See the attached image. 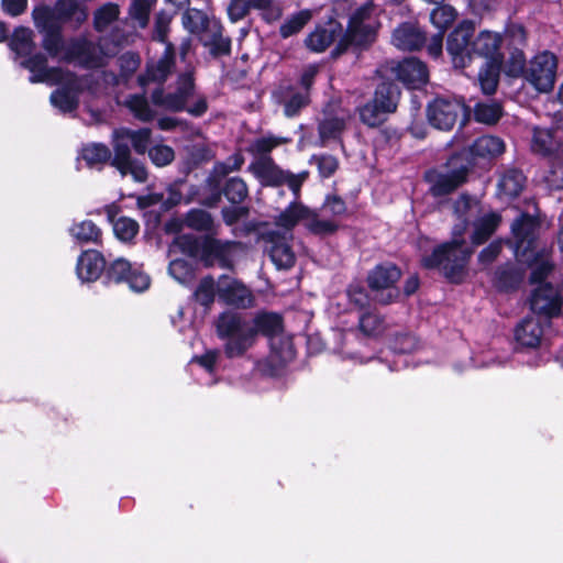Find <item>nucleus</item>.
Here are the masks:
<instances>
[{"instance_id": "f257e3e1", "label": "nucleus", "mask_w": 563, "mask_h": 563, "mask_svg": "<svg viewBox=\"0 0 563 563\" xmlns=\"http://www.w3.org/2000/svg\"><path fill=\"white\" fill-rule=\"evenodd\" d=\"M504 36L489 30H482L475 35V23L462 20L448 35L446 52L456 68L467 67L474 58L490 60L504 58L501 45Z\"/></svg>"}, {"instance_id": "f03ea898", "label": "nucleus", "mask_w": 563, "mask_h": 563, "mask_svg": "<svg viewBox=\"0 0 563 563\" xmlns=\"http://www.w3.org/2000/svg\"><path fill=\"white\" fill-rule=\"evenodd\" d=\"M473 253V247L466 245L460 231L450 241L437 245L430 254L423 255L420 265L426 269L440 271L452 284H461Z\"/></svg>"}, {"instance_id": "7ed1b4c3", "label": "nucleus", "mask_w": 563, "mask_h": 563, "mask_svg": "<svg viewBox=\"0 0 563 563\" xmlns=\"http://www.w3.org/2000/svg\"><path fill=\"white\" fill-rule=\"evenodd\" d=\"M374 4L368 1L350 15L346 29L330 53L332 59L339 58L350 47L361 53L367 51L376 42L380 22L373 16Z\"/></svg>"}, {"instance_id": "20e7f679", "label": "nucleus", "mask_w": 563, "mask_h": 563, "mask_svg": "<svg viewBox=\"0 0 563 563\" xmlns=\"http://www.w3.org/2000/svg\"><path fill=\"white\" fill-rule=\"evenodd\" d=\"M213 234L197 236L186 233L178 235L176 243L184 254L199 260L206 268L214 266L217 262L221 268L231 269L233 267L231 254L238 242L219 240Z\"/></svg>"}, {"instance_id": "39448f33", "label": "nucleus", "mask_w": 563, "mask_h": 563, "mask_svg": "<svg viewBox=\"0 0 563 563\" xmlns=\"http://www.w3.org/2000/svg\"><path fill=\"white\" fill-rule=\"evenodd\" d=\"M216 331L218 338L224 341L223 353L228 358L242 357L256 342L249 323L238 312L220 313Z\"/></svg>"}, {"instance_id": "423d86ee", "label": "nucleus", "mask_w": 563, "mask_h": 563, "mask_svg": "<svg viewBox=\"0 0 563 563\" xmlns=\"http://www.w3.org/2000/svg\"><path fill=\"white\" fill-rule=\"evenodd\" d=\"M402 269L394 262L384 261L371 268L365 282L373 294V300L380 306L399 301L401 291L398 286Z\"/></svg>"}, {"instance_id": "0eeeda50", "label": "nucleus", "mask_w": 563, "mask_h": 563, "mask_svg": "<svg viewBox=\"0 0 563 563\" xmlns=\"http://www.w3.org/2000/svg\"><path fill=\"white\" fill-rule=\"evenodd\" d=\"M445 166V173L430 169L424 174V180L430 185L429 194L433 198L451 195L468 180L471 172L466 158L453 153L448 158Z\"/></svg>"}, {"instance_id": "6e6552de", "label": "nucleus", "mask_w": 563, "mask_h": 563, "mask_svg": "<svg viewBox=\"0 0 563 563\" xmlns=\"http://www.w3.org/2000/svg\"><path fill=\"white\" fill-rule=\"evenodd\" d=\"M222 192L231 205L221 209V217L225 225H235L240 220L250 216L251 208L244 205V201L249 198V187L243 178L239 176L227 178Z\"/></svg>"}, {"instance_id": "1a4fd4ad", "label": "nucleus", "mask_w": 563, "mask_h": 563, "mask_svg": "<svg viewBox=\"0 0 563 563\" xmlns=\"http://www.w3.org/2000/svg\"><path fill=\"white\" fill-rule=\"evenodd\" d=\"M558 57L550 51L538 53L530 60L525 79L540 93H549L556 81Z\"/></svg>"}, {"instance_id": "9d476101", "label": "nucleus", "mask_w": 563, "mask_h": 563, "mask_svg": "<svg viewBox=\"0 0 563 563\" xmlns=\"http://www.w3.org/2000/svg\"><path fill=\"white\" fill-rule=\"evenodd\" d=\"M102 282L107 286L125 284L134 291H144L151 284L148 275L123 257L107 263Z\"/></svg>"}, {"instance_id": "9b49d317", "label": "nucleus", "mask_w": 563, "mask_h": 563, "mask_svg": "<svg viewBox=\"0 0 563 563\" xmlns=\"http://www.w3.org/2000/svg\"><path fill=\"white\" fill-rule=\"evenodd\" d=\"M466 107L462 101L448 97H435L428 102L426 115L429 124L440 131H451Z\"/></svg>"}, {"instance_id": "f8f14e48", "label": "nucleus", "mask_w": 563, "mask_h": 563, "mask_svg": "<svg viewBox=\"0 0 563 563\" xmlns=\"http://www.w3.org/2000/svg\"><path fill=\"white\" fill-rule=\"evenodd\" d=\"M59 85L51 96L49 101L53 107L58 109L62 113H70L78 109L79 97L84 91L80 78L74 71H64L60 81H52Z\"/></svg>"}, {"instance_id": "ddd939ff", "label": "nucleus", "mask_w": 563, "mask_h": 563, "mask_svg": "<svg viewBox=\"0 0 563 563\" xmlns=\"http://www.w3.org/2000/svg\"><path fill=\"white\" fill-rule=\"evenodd\" d=\"M563 298L551 283L539 285L532 290L529 307L537 319L551 320L562 313Z\"/></svg>"}, {"instance_id": "4468645a", "label": "nucleus", "mask_w": 563, "mask_h": 563, "mask_svg": "<svg viewBox=\"0 0 563 563\" xmlns=\"http://www.w3.org/2000/svg\"><path fill=\"white\" fill-rule=\"evenodd\" d=\"M504 152L505 143L500 137L495 135H482L475 139L468 147L454 154L466 158L468 170L472 172L476 165L482 162L488 163Z\"/></svg>"}, {"instance_id": "2eb2a0df", "label": "nucleus", "mask_w": 563, "mask_h": 563, "mask_svg": "<svg viewBox=\"0 0 563 563\" xmlns=\"http://www.w3.org/2000/svg\"><path fill=\"white\" fill-rule=\"evenodd\" d=\"M538 221L528 212H522L511 224L515 239V255L518 261H528L527 255L537 250Z\"/></svg>"}, {"instance_id": "dca6fc26", "label": "nucleus", "mask_w": 563, "mask_h": 563, "mask_svg": "<svg viewBox=\"0 0 563 563\" xmlns=\"http://www.w3.org/2000/svg\"><path fill=\"white\" fill-rule=\"evenodd\" d=\"M260 183L264 187H280L287 185L296 198L299 197L301 187L308 177V172H301L297 175L289 170L282 169L275 162L271 159L266 165L260 166Z\"/></svg>"}, {"instance_id": "f3484780", "label": "nucleus", "mask_w": 563, "mask_h": 563, "mask_svg": "<svg viewBox=\"0 0 563 563\" xmlns=\"http://www.w3.org/2000/svg\"><path fill=\"white\" fill-rule=\"evenodd\" d=\"M427 38L426 30L413 21L399 23L391 33L393 45L404 52L422 49L427 44Z\"/></svg>"}, {"instance_id": "a211bd4d", "label": "nucleus", "mask_w": 563, "mask_h": 563, "mask_svg": "<svg viewBox=\"0 0 563 563\" xmlns=\"http://www.w3.org/2000/svg\"><path fill=\"white\" fill-rule=\"evenodd\" d=\"M391 70L396 79L409 89H419L429 80V70L426 63L413 56L397 62Z\"/></svg>"}, {"instance_id": "6ab92c4d", "label": "nucleus", "mask_w": 563, "mask_h": 563, "mask_svg": "<svg viewBox=\"0 0 563 563\" xmlns=\"http://www.w3.org/2000/svg\"><path fill=\"white\" fill-rule=\"evenodd\" d=\"M218 295L229 306L250 308L254 297L251 290L240 280L223 274L219 277Z\"/></svg>"}, {"instance_id": "aec40b11", "label": "nucleus", "mask_w": 563, "mask_h": 563, "mask_svg": "<svg viewBox=\"0 0 563 563\" xmlns=\"http://www.w3.org/2000/svg\"><path fill=\"white\" fill-rule=\"evenodd\" d=\"M24 57L25 58L21 62V66L32 74L30 76V82L60 81L65 70L60 67H48L47 57L43 53L33 54L32 52Z\"/></svg>"}, {"instance_id": "412c9836", "label": "nucleus", "mask_w": 563, "mask_h": 563, "mask_svg": "<svg viewBox=\"0 0 563 563\" xmlns=\"http://www.w3.org/2000/svg\"><path fill=\"white\" fill-rule=\"evenodd\" d=\"M342 32V24L331 19L325 24L316 25L305 38V46L310 52L322 53L341 36Z\"/></svg>"}, {"instance_id": "4be33fe9", "label": "nucleus", "mask_w": 563, "mask_h": 563, "mask_svg": "<svg viewBox=\"0 0 563 563\" xmlns=\"http://www.w3.org/2000/svg\"><path fill=\"white\" fill-rule=\"evenodd\" d=\"M265 240L271 244L269 258L278 269H289L295 265L296 255L284 233L269 231L266 233Z\"/></svg>"}, {"instance_id": "5701e85b", "label": "nucleus", "mask_w": 563, "mask_h": 563, "mask_svg": "<svg viewBox=\"0 0 563 563\" xmlns=\"http://www.w3.org/2000/svg\"><path fill=\"white\" fill-rule=\"evenodd\" d=\"M65 60H78L87 69L103 66L102 56L97 53L95 44L85 37L71 41L66 49Z\"/></svg>"}, {"instance_id": "b1692460", "label": "nucleus", "mask_w": 563, "mask_h": 563, "mask_svg": "<svg viewBox=\"0 0 563 563\" xmlns=\"http://www.w3.org/2000/svg\"><path fill=\"white\" fill-rule=\"evenodd\" d=\"M106 258L103 254L97 250L84 251L76 264V273L82 282H95L102 277L106 269Z\"/></svg>"}, {"instance_id": "393cba45", "label": "nucleus", "mask_w": 563, "mask_h": 563, "mask_svg": "<svg viewBox=\"0 0 563 563\" xmlns=\"http://www.w3.org/2000/svg\"><path fill=\"white\" fill-rule=\"evenodd\" d=\"M526 271L507 262L496 267L493 278L494 287L500 292L516 291L525 279Z\"/></svg>"}, {"instance_id": "a878e982", "label": "nucleus", "mask_w": 563, "mask_h": 563, "mask_svg": "<svg viewBox=\"0 0 563 563\" xmlns=\"http://www.w3.org/2000/svg\"><path fill=\"white\" fill-rule=\"evenodd\" d=\"M250 331L256 339L258 334L273 339L284 332V318L274 311H260L253 319V325H249Z\"/></svg>"}, {"instance_id": "bb28decb", "label": "nucleus", "mask_w": 563, "mask_h": 563, "mask_svg": "<svg viewBox=\"0 0 563 563\" xmlns=\"http://www.w3.org/2000/svg\"><path fill=\"white\" fill-rule=\"evenodd\" d=\"M543 336L541 320L527 316L515 329L516 342L527 349H536L540 345Z\"/></svg>"}, {"instance_id": "cd10ccee", "label": "nucleus", "mask_w": 563, "mask_h": 563, "mask_svg": "<svg viewBox=\"0 0 563 563\" xmlns=\"http://www.w3.org/2000/svg\"><path fill=\"white\" fill-rule=\"evenodd\" d=\"M280 140L275 136L268 137H258L255 139L247 147V152L254 156H257V159L250 164L249 170L253 173V175L260 180V166L266 165L267 161L275 162L271 156V152L280 144Z\"/></svg>"}, {"instance_id": "c85d7f7f", "label": "nucleus", "mask_w": 563, "mask_h": 563, "mask_svg": "<svg viewBox=\"0 0 563 563\" xmlns=\"http://www.w3.org/2000/svg\"><path fill=\"white\" fill-rule=\"evenodd\" d=\"M54 7L60 25L74 23L80 26L88 18L87 7L78 0H57Z\"/></svg>"}, {"instance_id": "c756f323", "label": "nucleus", "mask_w": 563, "mask_h": 563, "mask_svg": "<svg viewBox=\"0 0 563 563\" xmlns=\"http://www.w3.org/2000/svg\"><path fill=\"white\" fill-rule=\"evenodd\" d=\"M528 261H519L531 268L529 276L530 284L543 285L545 279L553 271V264L547 258V254L543 250H533L527 255Z\"/></svg>"}, {"instance_id": "7c9ffc66", "label": "nucleus", "mask_w": 563, "mask_h": 563, "mask_svg": "<svg viewBox=\"0 0 563 563\" xmlns=\"http://www.w3.org/2000/svg\"><path fill=\"white\" fill-rule=\"evenodd\" d=\"M503 66L504 58H493L490 60L484 62V64L479 68L478 82L482 91L485 95L492 96L496 92L499 85Z\"/></svg>"}, {"instance_id": "2f4dec72", "label": "nucleus", "mask_w": 563, "mask_h": 563, "mask_svg": "<svg viewBox=\"0 0 563 563\" xmlns=\"http://www.w3.org/2000/svg\"><path fill=\"white\" fill-rule=\"evenodd\" d=\"M400 97L401 90L395 81L383 80L376 86L372 100L379 104L382 109H387L395 113L397 111Z\"/></svg>"}, {"instance_id": "473e14b6", "label": "nucleus", "mask_w": 563, "mask_h": 563, "mask_svg": "<svg viewBox=\"0 0 563 563\" xmlns=\"http://www.w3.org/2000/svg\"><path fill=\"white\" fill-rule=\"evenodd\" d=\"M501 222V216L497 212H489L482 218L474 225V231L471 235V242L474 246L486 243L490 236L496 232Z\"/></svg>"}, {"instance_id": "72a5a7b5", "label": "nucleus", "mask_w": 563, "mask_h": 563, "mask_svg": "<svg viewBox=\"0 0 563 563\" xmlns=\"http://www.w3.org/2000/svg\"><path fill=\"white\" fill-rule=\"evenodd\" d=\"M526 183L527 177L523 172L519 168L511 167L503 173L498 181V188L504 195L514 199L521 195L526 187Z\"/></svg>"}, {"instance_id": "f704fd0d", "label": "nucleus", "mask_w": 563, "mask_h": 563, "mask_svg": "<svg viewBox=\"0 0 563 563\" xmlns=\"http://www.w3.org/2000/svg\"><path fill=\"white\" fill-rule=\"evenodd\" d=\"M113 137L124 140L128 143L131 142L135 153L143 155L151 143L152 130L150 128H141L139 130L121 128L114 130Z\"/></svg>"}, {"instance_id": "c9c22d12", "label": "nucleus", "mask_w": 563, "mask_h": 563, "mask_svg": "<svg viewBox=\"0 0 563 563\" xmlns=\"http://www.w3.org/2000/svg\"><path fill=\"white\" fill-rule=\"evenodd\" d=\"M186 228L206 234L216 233L214 219L210 212L200 208H192L184 216Z\"/></svg>"}, {"instance_id": "e433bc0d", "label": "nucleus", "mask_w": 563, "mask_h": 563, "mask_svg": "<svg viewBox=\"0 0 563 563\" xmlns=\"http://www.w3.org/2000/svg\"><path fill=\"white\" fill-rule=\"evenodd\" d=\"M151 101L154 106L164 108L172 112L185 111L187 99L177 91L165 93L163 86H158L151 93Z\"/></svg>"}, {"instance_id": "4c0bfd02", "label": "nucleus", "mask_w": 563, "mask_h": 563, "mask_svg": "<svg viewBox=\"0 0 563 563\" xmlns=\"http://www.w3.org/2000/svg\"><path fill=\"white\" fill-rule=\"evenodd\" d=\"M474 119L476 122L495 125L504 115L503 104L496 100L479 101L474 106Z\"/></svg>"}, {"instance_id": "58836bf2", "label": "nucleus", "mask_w": 563, "mask_h": 563, "mask_svg": "<svg viewBox=\"0 0 563 563\" xmlns=\"http://www.w3.org/2000/svg\"><path fill=\"white\" fill-rule=\"evenodd\" d=\"M389 114H393V112L382 109L372 99L358 109L360 121L371 129L382 126L387 121Z\"/></svg>"}, {"instance_id": "ea45409f", "label": "nucleus", "mask_w": 563, "mask_h": 563, "mask_svg": "<svg viewBox=\"0 0 563 563\" xmlns=\"http://www.w3.org/2000/svg\"><path fill=\"white\" fill-rule=\"evenodd\" d=\"M9 47L18 56L30 55L35 48L32 31L25 26L15 27L9 40Z\"/></svg>"}, {"instance_id": "a19ab883", "label": "nucleus", "mask_w": 563, "mask_h": 563, "mask_svg": "<svg viewBox=\"0 0 563 563\" xmlns=\"http://www.w3.org/2000/svg\"><path fill=\"white\" fill-rule=\"evenodd\" d=\"M459 16L457 10L444 2L435 4L430 12V21L439 32L445 33L456 21Z\"/></svg>"}, {"instance_id": "79ce46f5", "label": "nucleus", "mask_w": 563, "mask_h": 563, "mask_svg": "<svg viewBox=\"0 0 563 563\" xmlns=\"http://www.w3.org/2000/svg\"><path fill=\"white\" fill-rule=\"evenodd\" d=\"M216 295H218V285H216L213 276L207 275L199 280L192 292V299L202 306L205 310H210L214 302Z\"/></svg>"}, {"instance_id": "37998d69", "label": "nucleus", "mask_w": 563, "mask_h": 563, "mask_svg": "<svg viewBox=\"0 0 563 563\" xmlns=\"http://www.w3.org/2000/svg\"><path fill=\"white\" fill-rule=\"evenodd\" d=\"M311 216L308 207L292 201L289 206L277 217L276 224L286 230L294 229L300 220L307 219Z\"/></svg>"}, {"instance_id": "c03bdc74", "label": "nucleus", "mask_w": 563, "mask_h": 563, "mask_svg": "<svg viewBox=\"0 0 563 563\" xmlns=\"http://www.w3.org/2000/svg\"><path fill=\"white\" fill-rule=\"evenodd\" d=\"M312 19V12L309 9H303L295 12L280 24L279 35L282 38H288L302 31V29Z\"/></svg>"}, {"instance_id": "a18cd8bd", "label": "nucleus", "mask_w": 563, "mask_h": 563, "mask_svg": "<svg viewBox=\"0 0 563 563\" xmlns=\"http://www.w3.org/2000/svg\"><path fill=\"white\" fill-rule=\"evenodd\" d=\"M224 181L216 178V175H208L202 185V198L199 203L207 208H217L222 200Z\"/></svg>"}, {"instance_id": "49530a36", "label": "nucleus", "mask_w": 563, "mask_h": 563, "mask_svg": "<svg viewBox=\"0 0 563 563\" xmlns=\"http://www.w3.org/2000/svg\"><path fill=\"white\" fill-rule=\"evenodd\" d=\"M385 318L375 307L361 312L358 317V329L366 336H376L384 329Z\"/></svg>"}, {"instance_id": "de8ad7c7", "label": "nucleus", "mask_w": 563, "mask_h": 563, "mask_svg": "<svg viewBox=\"0 0 563 563\" xmlns=\"http://www.w3.org/2000/svg\"><path fill=\"white\" fill-rule=\"evenodd\" d=\"M527 59L523 52V48L516 47L509 48V57L505 62L503 70L508 77L519 78L526 77L527 74Z\"/></svg>"}, {"instance_id": "09e8293b", "label": "nucleus", "mask_w": 563, "mask_h": 563, "mask_svg": "<svg viewBox=\"0 0 563 563\" xmlns=\"http://www.w3.org/2000/svg\"><path fill=\"white\" fill-rule=\"evenodd\" d=\"M183 25L191 34H200L209 27L210 21L206 12L197 8H188L183 13Z\"/></svg>"}, {"instance_id": "8fccbe9b", "label": "nucleus", "mask_w": 563, "mask_h": 563, "mask_svg": "<svg viewBox=\"0 0 563 563\" xmlns=\"http://www.w3.org/2000/svg\"><path fill=\"white\" fill-rule=\"evenodd\" d=\"M267 0H230L227 13L232 23L244 19L252 9L264 8Z\"/></svg>"}, {"instance_id": "3c124183", "label": "nucleus", "mask_w": 563, "mask_h": 563, "mask_svg": "<svg viewBox=\"0 0 563 563\" xmlns=\"http://www.w3.org/2000/svg\"><path fill=\"white\" fill-rule=\"evenodd\" d=\"M82 159L89 167L98 164H106L111 159V151L103 143H91L82 147Z\"/></svg>"}, {"instance_id": "603ef678", "label": "nucleus", "mask_w": 563, "mask_h": 563, "mask_svg": "<svg viewBox=\"0 0 563 563\" xmlns=\"http://www.w3.org/2000/svg\"><path fill=\"white\" fill-rule=\"evenodd\" d=\"M32 18L37 29L41 32L53 30L62 26L58 22L55 7L52 9L48 5H37L32 11Z\"/></svg>"}, {"instance_id": "864d4df0", "label": "nucleus", "mask_w": 563, "mask_h": 563, "mask_svg": "<svg viewBox=\"0 0 563 563\" xmlns=\"http://www.w3.org/2000/svg\"><path fill=\"white\" fill-rule=\"evenodd\" d=\"M209 47V53L213 58L229 56L231 54L232 42L230 37L222 35V25L218 24L217 29L212 32L209 41L203 43Z\"/></svg>"}, {"instance_id": "5fc2aeb1", "label": "nucleus", "mask_w": 563, "mask_h": 563, "mask_svg": "<svg viewBox=\"0 0 563 563\" xmlns=\"http://www.w3.org/2000/svg\"><path fill=\"white\" fill-rule=\"evenodd\" d=\"M114 155L110 159L111 166L115 167L122 176H125V170L133 161L131 150L128 142L121 139L113 137Z\"/></svg>"}, {"instance_id": "6e6d98bb", "label": "nucleus", "mask_w": 563, "mask_h": 563, "mask_svg": "<svg viewBox=\"0 0 563 563\" xmlns=\"http://www.w3.org/2000/svg\"><path fill=\"white\" fill-rule=\"evenodd\" d=\"M388 347L397 354H409L418 350L419 339L411 332H398L389 339Z\"/></svg>"}, {"instance_id": "4d7b16f0", "label": "nucleus", "mask_w": 563, "mask_h": 563, "mask_svg": "<svg viewBox=\"0 0 563 563\" xmlns=\"http://www.w3.org/2000/svg\"><path fill=\"white\" fill-rule=\"evenodd\" d=\"M120 14L119 5L108 2L99 7L93 13V29L103 32L112 22L118 20Z\"/></svg>"}, {"instance_id": "13d9d810", "label": "nucleus", "mask_w": 563, "mask_h": 563, "mask_svg": "<svg viewBox=\"0 0 563 563\" xmlns=\"http://www.w3.org/2000/svg\"><path fill=\"white\" fill-rule=\"evenodd\" d=\"M346 297L349 303L361 312L372 308V298L361 283L350 284L346 288Z\"/></svg>"}, {"instance_id": "bf43d9fd", "label": "nucleus", "mask_w": 563, "mask_h": 563, "mask_svg": "<svg viewBox=\"0 0 563 563\" xmlns=\"http://www.w3.org/2000/svg\"><path fill=\"white\" fill-rule=\"evenodd\" d=\"M126 107L133 115L142 122H151L154 119L155 113L150 107L144 93L130 96L126 101Z\"/></svg>"}, {"instance_id": "052dcab7", "label": "nucleus", "mask_w": 563, "mask_h": 563, "mask_svg": "<svg viewBox=\"0 0 563 563\" xmlns=\"http://www.w3.org/2000/svg\"><path fill=\"white\" fill-rule=\"evenodd\" d=\"M345 120L339 117L325 118L318 125V133L322 141L340 139L345 130Z\"/></svg>"}, {"instance_id": "680f3d73", "label": "nucleus", "mask_w": 563, "mask_h": 563, "mask_svg": "<svg viewBox=\"0 0 563 563\" xmlns=\"http://www.w3.org/2000/svg\"><path fill=\"white\" fill-rule=\"evenodd\" d=\"M504 36L508 42L509 48H523L528 42L526 27L521 23H517L511 20H508L505 25Z\"/></svg>"}, {"instance_id": "e2e57ef3", "label": "nucleus", "mask_w": 563, "mask_h": 563, "mask_svg": "<svg viewBox=\"0 0 563 563\" xmlns=\"http://www.w3.org/2000/svg\"><path fill=\"white\" fill-rule=\"evenodd\" d=\"M73 235L84 243H99L101 240V230L91 221L84 220L71 228Z\"/></svg>"}, {"instance_id": "0e129e2a", "label": "nucleus", "mask_w": 563, "mask_h": 563, "mask_svg": "<svg viewBox=\"0 0 563 563\" xmlns=\"http://www.w3.org/2000/svg\"><path fill=\"white\" fill-rule=\"evenodd\" d=\"M139 230L137 221L128 217H120L113 224L114 235L118 240L125 243L132 242Z\"/></svg>"}, {"instance_id": "69168bd1", "label": "nucleus", "mask_w": 563, "mask_h": 563, "mask_svg": "<svg viewBox=\"0 0 563 563\" xmlns=\"http://www.w3.org/2000/svg\"><path fill=\"white\" fill-rule=\"evenodd\" d=\"M42 47L51 57H57L64 48L63 27L44 31Z\"/></svg>"}, {"instance_id": "338daca9", "label": "nucleus", "mask_w": 563, "mask_h": 563, "mask_svg": "<svg viewBox=\"0 0 563 563\" xmlns=\"http://www.w3.org/2000/svg\"><path fill=\"white\" fill-rule=\"evenodd\" d=\"M310 103V96L308 92L292 93L284 104V114L287 118H294Z\"/></svg>"}, {"instance_id": "774afa93", "label": "nucleus", "mask_w": 563, "mask_h": 563, "mask_svg": "<svg viewBox=\"0 0 563 563\" xmlns=\"http://www.w3.org/2000/svg\"><path fill=\"white\" fill-rule=\"evenodd\" d=\"M152 163L157 167L170 164L175 158V152L169 145L158 144L148 151Z\"/></svg>"}]
</instances>
